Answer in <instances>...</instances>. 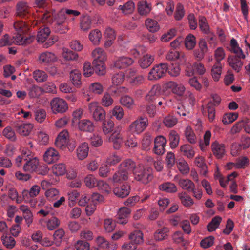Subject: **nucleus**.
<instances>
[{
  "instance_id": "f257e3e1",
  "label": "nucleus",
  "mask_w": 250,
  "mask_h": 250,
  "mask_svg": "<svg viewBox=\"0 0 250 250\" xmlns=\"http://www.w3.org/2000/svg\"><path fill=\"white\" fill-rule=\"evenodd\" d=\"M53 16L54 21L52 22L54 23V28L56 31L60 33H66L68 30L67 25H65V22L68 17L66 15L63 9L60 10L57 14L54 15L49 12L39 14L38 16V19L32 22V26L34 27L37 26L39 22L52 23V19L51 17Z\"/></svg>"
},
{
  "instance_id": "f03ea898",
  "label": "nucleus",
  "mask_w": 250,
  "mask_h": 250,
  "mask_svg": "<svg viewBox=\"0 0 250 250\" xmlns=\"http://www.w3.org/2000/svg\"><path fill=\"white\" fill-rule=\"evenodd\" d=\"M152 168L148 166L144 167L143 165H138L134 171L135 179L143 184H147L153 178Z\"/></svg>"
},
{
  "instance_id": "7ed1b4c3",
  "label": "nucleus",
  "mask_w": 250,
  "mask_h": 250,
  "mask_svg": "<svg viewBox=\"0 0 250 250\" xmlns=\"http://www.w3.org/2000/svg\"><path fill=\"white\" fill-rule=\"evenodd\" d=\"M51 112L54 114H63L68 110L66 101L60 97H55L50 102Z\"/></svg>"
},
{
  "instance_id": "20e7f679",
  "label": "nucleus",
  "mask_w": 250,
  "mask_h": 250,
  "mask_svg": "<svg viewBox=\"0 0 250 250\" xmlns=\"http://www.w3.org/2000/svg\"><path fill=\"white\" fill-rule=\"evenodd\" d=\"M148 124L146 118L139 117L129 125L128 131L132 134H139L145 130Z\"/></svg>"
},
{
  "instance_id": "39448f33",
  "label": "nucleus",
  "mask_w": 250,
  "mask_h": 250,
  "mask_svg": "<svg viewBox=\"0 0 250 250\" xmlns=\"http://www.w3.org/2000/svg\"><path fill=\"white\" fill-rule=\"evenodd\" d=\"M168 69L167 63H160L154 66L148 73V79L150 81L158 80L162 78Z\"/></svg>"
},
{
  "instance_id": "423d86ee",
  "label": "nucleus",
  "mask_w": 250,
  "mask_h": 250,
  "mask_svg": "<svg viewBox=\"0 0 250 250\" xmlns=\"http://www.w3.org/2000/svg\"><path fill=\"white\" fill-rule=\"evenodd\" d=\"M185 71L186 76L191 77L195 74L203 75L205 73L206 69L202 63L196 62L192 65H188Z\"/></svg>"
},
{
  "instance_id": "0eeeda50",
  "label": "nucleus",
  "mask_w": 250,
  "mask_h": 250,
  "mask_svg": "<svg viewBox=\"0 0 250 250\" xmlns=\"http://www.w3.org/2000/svg\"><path fill=\"white\" fill-rule=\"evenodd\" d=\"M166 89H170L172 92L179 96L184 95L186 88L182 84H178L174 81H169L165 84Z\"/></svg>"
},
{
  "instance_id": "6e6552de",
  "label": "nucleus",
  "mask_w": 250,
  "mask_h": 250,
  "mask_svg": "<svg viewBox=\"0 0 250 250\" xmlns=\"http://www.w3.org/2000/svg\"><path fill=\"white\" fill-rule=\"evenodd\" d=\"M69 134L66 130H63L58 134L55 142L56 147L63 149L68 143Z\"/></svg>"
},
{
  "instance_id": "1a4fd4ad",
  "label": "nucleus",
  "mask_w": 250,
  "mask_h": 250,
  "mask_svg": "<svg viewBox=\"0 0 250 250\" xmlns=\"http://www.w3.org/2000/svg\"><path fill=\"white\" fill-rule=\"evenodd\" d=\"M167 140L163 136H158L154 140V152L157 155H162L165 151Z\"/></svg>"
},
{
  "instance_id": "9d476101",
  "label": "nucleus",
  "mask_w": 250,
  "mask_h": 250,
  "mask_svg": "<svg viewBox=\"0 0 250 250\" xmlns=\"http://www.w3.org/2000/svg\"><path fill=\"white\" fill-rule=\"evenodd\" d=\"M31 13V7L27 2L20 1L16 5V15L21 17H26Z\"/></svg>"
},
{
  "instance_id": "9b49d317",
  "label": "nucleus",
  "mask_w": 250,
  "mask_h": 250,
  "mask_svg": "<svg viewBox=\"0 0 250 250\" xmlns=\"http://www.w3.org/2000/svg\"><path fill=\"white\" fill-rule=\"evenodd\" d=\"M134 60L129 57L121 56L118 58L114 62V66L120 69H125L133 64Z\"/></svg>"
},
{
  "instance_id": "f8f14e48",
  "label": "nucleus",
  "mask_w": 250,
  "mask_h": 250,
  "mask_svg": "<svg viewBox=\"0 0 250 250\" xmlns=\"http://www.w3.org/2000/svg\"><path fill=\"white\" fill-rule=\"evenodd\" d=\"M58 60L56 55L52 52L45 51L39 56V61L41 63L49 64L56 62Z\"/></svg>"
},
{
  "instance_id": "ddd939ff",
  "label": "nucleus",
  "mask_w": 250,
  "mask_h": 250,
  "mask_svg": "<svg viewBox=\"0 0 250 250\" xmlns=\"http://www.w3.org/2000/svg\"><path fill=\"white\" fill-rule=\"evenodd\" d=\"M137 12L142 16H147L152 9V4L146 0H140L137 5Z\"/></svg>"
},
{
  "instance_id": "4468645a",
  "label": "nucleus",
  "mask_w": 250,
  "mask_h": 250,
  "mask_svg": "<svg viewBox=\"0 0 250 250\" xmlns=\"http://www.w3.org/2000/svg\"><path fill=\"white\" fill-rule=\"evenodd\" d=\"M59 158L58 152L53 147L48 148L43 156V160L48 164L57 161Z\"/></svg>"
},
{
  "instance_id": "2eb2a0df",
  "label": "nucleus",
  "mask_w": 250,
  "mask_h": 250,
  "mask_svg": "<svg viewBox=\"0 0 250 250\" xmlns=\"http://www.w3.org/2000/svg\"><path fill=\"white\" fill-rule=\"evenodd\" d=\"M39 165V161L37 157H29L23 166V169L27 172L36 171Z\"/></svg>"
},
{
  "instance_id": "dca6fc26",
  "label": "nucleus",
  "mask_w": 250,
  "mask_h": 250,
  "mask_svg": "<svg viewBox=\"0 0 250 250\" xmlns=\"http://www.w3.org/2000/svg\"><path fill=\"white\" fill-rule=\"evenodd\" d=\"M33 127L31 123H21L16 125V130L21 135L27 136L30 134Z\"/></svg>"
},
{
  "instance_id": "f3484780",
  "label": "nucleus",
  "mask_w": 250,
  "mask_h": 250,
  "mask_svg": "<svg viewBox=\"0 0 250 250\" xmlns=\"http://www.w3.org/2000/svg\"><path fill=\"white\" fill-rule=\"evenodd\" d=\"M131 213V210L127 207H121L119 208L117 214V222L121 224H125L128 221V218Z\"/></svg>"
},
{
  "instance_id": "a211bd4d",
  "label": "nucleus",
  "mask_w": 250,
  "mask_h": 250,
  "mask_svg": "<svg viewBox=\"0 0 250 250\" xmlns=\"http://www.w3.org/2000/svg\"><path fill=\"white\" fill-rule=\"evenodd\" d=\"M78 128L82 131L92 132L94 130L95 126L92 121L84 119L78 122Z\"/></svg>"
},
{
  "instance_id": "6ab92c4d",
  "label": "nucleus",
  "mask_w": 250,
  "mask_h": 250,
  "mask_svg": "<svg viewBox=\"0 0 250 250\" xmlns=\"http://www.w3.org/2000/svg\"><path fill=\"white\" fill-rule=\"evenodd\" d=\"M91 56L93 59V62H105L107 59V55L104 50L100 47L95 48L91 52Z\"/></svg>"
},
{
  "instance_id": "aec40b11",
  "label": "nucleus",
  "mask_w": 250,
  "mask_h": 250,
  "mask_svg": "<svg viewBox=\"0 0 250 250\" xmlns=\"http://www.w3.org/2000/svg\"><path fill=\"white\" fill-rule=\"evenodd\" d=\"M119 169L121 171H124L125 173L129 174L132 172L134 173L135 169H136L135 163L131 159H126L123 161L119 167Z\"/></svg>"
},
{
  "instance_id": "412c9836",
  "label": "nucleus",
  "mask_w": 250,
  "mask_h": 250,
  "mask_svg": "<svg viewBox=\"0 0 250 250\" xmlns=\"http://www.w3.org/2000/svg\"><path fill=\"white\" fill-rule=\"evenodd\" d=\"M155 60V55L150 54L144 55L138 61L139 66L143 69L150 66Z\"/></svg>"
},
{
  "instance_id": "4be33fe9",
  "label": "nucleus",
  "mask_w": 250,
  "mask_h": 250,
  "mask_svg": "<svg viewBox=\"0 0 250 250\" xmlns=\"http://www.w3.org/2000/svg\"><path fill=\"white\" fill-rule=\"evenodd\" d=\"M89 152V146L87 143H83L80 144L76 149V154L79 160L85 159L88 156Z\"/></svg>"
},
{
  "instance_id": "5701e85b",
  "label": "nucleus",
  "mask_w": 250,
  "mask_h": 250,
  "mask_svg": "<svg viewBox=\"0 0 250 250\" xmlns=\"http://www.w3.org/2000/svg\"><path fill=\"white\" fill-rule=\"evenodd\" d=\"M211 149L213 154L219 159L222 158L225 153L224 145L217 141L212 143Z\"/></svg>"
},
{
  "instance_id": "b1692460",
  "label": "nucleus",
  "mask_w": 250,
  "mask_h": 250,
  "mask_svg": "<svg viewBox=\"0 0 250 250\" xmlns=\"http://www.w3.org/2000/svg\"><path fill=\"white\" fill-rule=\"evenodd\" d=\"M35 37L30 36L29 37L24 39L21 33H18L16 36L12 38L13 43L18 44L26 45L30 44L34 40Z\"/></svg>"
},
{
  "instance_id": "393cba45",
  "label": "nucleus",
  "mask_w": 250,
  "mask_h": 250,
  "mask_svg": "<svg viewBox=\"0 0 250 250\" xmlns=\"http://www.w3.org/2000/svg\"><path fill=\"white\" fill-rule=\"evenodd\" d=\"M169 232V229L168 227H164L157 229L154 233V238L156 241H161L166 240Z\"/></svg>"
},
{
  "instance_id": "a878e982",
  "label": "nucleus",
  "mask_w": 250,
  "mask_h": 250,
  "mask_svg": "<svg viewBox=\"0 0 250 250\" xmlns=\"http://www.w3.org/2000/svg\"><path fill=\"white\" fill-rule=\"evenodd\" d=\"M166 58L169 61H173L176 59L179 60L181 64L186 62V57L184 53L179 52L174 50L169 51L166 55Z\"/></svg>"
},
{
  "instance_id": "bb28decb",
  "label": "nucleus",
  "mask_w": 250,
  "mask_h": 250,
  "mask_svg": "<svg viewBox=\"0 0 250 250\" xmlns=\"http://www.w3.org/2000/svg\"><path fill=\"white\" fill-rule=\"evenodd\" d=\"M109 141L112 143L115 149H119L123 143V137L120 133L114 132L109 137Z\"/></svg>"
},
{
  "instance_id": "cd10ccee",
  "label": "nucleus",
  "mask_w": 250,
  "mask_h": 250,
  "mask_svg": "<svg viewBox=\"0 0 250 250\" xmlns=\"http://www.w3.org/2000/svg\"><path fill=\"white\" fill-rule=\"evenodd\" d=\"M178 196L182 204L185 207L190 208L194 204L193 199L186 192L179 193Z\"/></svg>"
},
{
  "instance_id": "c85d7f7f",
  "label": "nucleus",
  "mask_w": 250,
  "mask_h": 250,
  "mask_svg": "<svg viewBox=\"0 0 250 250\" xmlns=\"http://www.w3.org/2000/svg\"><path fill=\"white\" fill-rule=\"evenodd\" d=\"M227 62L229 65L237 72H239L243 65L242 62L236 57L229 56L228 57Z\"/></svg>"
},
{
  "instance_id": "c756f323",
  "label": "nucleus",
  "mask_w": 250,
  "mask_h": 250,
  "mask_svg": "<svg viewBox=\"0 0 250 250\" xmlns=\"http://www.w3.org/2000/svg\"><path fill=\"white\" fill-rule=\"evenodd\" d=\"M88 38L93 45H98L102 39V33L98 29L92 30L89 33Z\"/></svg>"
},
{
  "instance_id": "7c9ffc66",
  "label": "nucleus",
  "mask_w": 250,
  "mask_h": 250,
  "mask_svg": "<svg viewBox=\"0 0 250 250\" xmlns=\"http://www.w3.org/2000/svg\"><path fill=\"white\" fill-rule=\"evenodd\" d=\"M70 78L73 84L77 87H80L82 84L81 73L77 69L72 70L70 73Z\"/></svg>"
},
{
  "instance_id": "2f4dec72",
  "label": "nucleus",
  "mask_w": 250,
  "mask_h": 250,
  "mask_svg": "<svg viewBox=\"0 0 250 250\" xmlns=\"http://www.w3.org/2000/svg\"><path fill=\"white\" fill-rule=\"evenodd\" d=\"M130 187L127 184L122 185L120 188L114 189V194L119 197L124 198L129 195L130 193Z\"/></svg>"
},
{
  "instance_id": "473e14b6",
  "label": "nucleus",
  "mask_w": 250,
  "mask_h": 250,
  "mask_svg": "<svg viewBox=\"0 0 250 250\" xmlns=\"http://www.w3.org/2000/svg\"><path fill=\"white\" fill-rule=\"evenodd\" d=\"M160 90L158 85H153L146 96V100L148 102H153L160 95Z\"/></svg>"
},
{
  "instance_id": "72a5a7b5",
  "label": "nucleus",
  "mask_w": 250,
  "mask_h": 250,
  "mask_svg": "<svg viewBox=\"0 0 250 250\" xmlns=\"http://www.w3.org/2000/svg\"><path fill=\"white\" fill-rule=\"evenodd\" d=\"M50 30L47 27L41 28L37 35V41L39 43L44 42L48 37Z\"/></svg>"
},
{
  "instance_id": "f704fd0d",
  "label": "nucleus",
  "mask_w": 250,
  "mask_h": 250,
  "mask_svg": "<svg viewBox=\"0 0 250 250\" xmlns=\"http://www.w3.org/2000/svg\"><path fill=\"white\" fill-rule=\"evenodd\" d=\"M135 9V4L132 1H128L123 5H120L118 9L121 10L122 12L125 14H130L133 13Z\"/></svg>"
},
{
  "instance_id": "c9c22d12",
  "label": "nucleus",
  "mask_w": 250,
  "mask_h": 250,
  "mask_svg": "<svg viewBox=\"0 0 250 250\" xmlns=\"http://www.w3.org/2000/svg\"><path fill=\"white\" fill-rule=\"evenodd\" d=\"M145 25L146 28L150 32H156L160 29V26L158 22L151 18H147L145 20Z\"/></svg>"
},
{
  "instance_id": "e433bc0d",
  "label": "nucleus",
  "mask_w": 250,
  "mask_h": 250,
  "mask_svg": "<svg viewBox=\"0 0 250 250\" xmlns=\"http://www.w3.org/2000/svg\"><path fill=\"white\" fill-rule=\"evenodd\" d=\"M62 55L67 61H74L78 59L79 55L67 48L63 47L62 49Z\"/></svg>"
},
{
  "instance_id": "4c0bfd02",
  "label": "nucleus",
  "mask_w": 250,
  "mask_h": 250,
  "mask_svg": "<svg viewBox=\"0 0 250 250\" xmlns=\"http://www.w3.org/2000/svg\"><path fill=\"white\" fill-rule=\"evenodd\" d=\"M53 173L56 176L64 175L66 172V167L63 163H58L54 164L51 167Z\"/></svg>"
},
{
  "instance_id": "58836bf2",
  "label": "nucleus",
  "mask_w": 250,
  "mask_h": 250,
  "mask_svg": "<svg viewBox=\"0 0 250 250\" xmlns=\"http://www.w3.org/2000/svg\"><path fill=\"white\" fill-rule=\"evenodd\" d=\"M128 178L127 173L119 169V170L113 175L112 180L114 183H121L123 181L127 180Z\"/></svg>"
},
{
  "instance_id": "ea45409f",
  "label": "nucleus",
  "mask_w": 250,
  "mask_h": 250,
  "mask_svg": "<svg viewBox=\"0 0 250 250\" xmlns=\"http://www.w3.org/2000/svg\"><path fill=\"white\" fill-rule=\"evenodd\" d=\"M160 190L167 193H175L177 190V188L174 183L169 182L164 183L159 186Z\"/></svg>"
},
{
  "instance_id": "a19ab883",
  "label": "nucleus",
  "mask_w": 250,
  "mask_h": 250,
  "mask_svg": "<svg viewBox=\"0 0 250 250\" xmlns=\"http://www.w3.org/2000/svg\"><path fill=\"white\" fill-rule=\"evenodd\" d=\"M180 151L184 156L190 159L192 158L195 155V151L193 147L189 144L181 146Z\"/></svg>"
},
{
  "instance_id": "79ce46f5",
  "label": "nucleus",
  "mask_w": 250,
  "mask_h": 250,
  "mask_svg": "<svg viewBox=\"0 0 250 250\" xmlns=\"http://www.w3.org/2000/svg\"><path fill=\"white\" fill-rule=\"evenodd\" d=\"M178 184L183 189L188 191H190L192 189L195 187L194 183L188 179H179Z\"/></svg>"
},
{
  "instance_id": "37998d69",
  "label": "nucleus",
  "mask_w": 250,
  "mask_h": 250,
  "mask_svg": "<svg viewBox=\"0 0 250 250\" xmlns=\"http://www.w3.org/2000/svg\"><path fill=\"white\" fill-rule=\"evenodd\" d=\"M129 239L136 245L142 244L144 242L143 234L140 230H135L129 235Z\"/></svg>"
},
{
  "instance_id": "c03bdc74",
  "label": "nucleus",
  "mask_w": 250,
  "mask_h": 250,
  "mask_svg": "<svg viewBox=\"0 0 250 250\" xmlns=\"http://www.w3.org/2000/svg\"><path fill=\"white\" fill-rule=\"evenodd\" d=\"M91 26V20L89 16L83 15L80 20V28L83 31L89 30Z\"/></svg>"
},
{
  "instance_id": "a18cd8bd",
  "label": "nucleus",
  "mask_w": 250,
  "mask_h": 250,
  "mask_svg": "<svg viewBox=\"0 0 250 250\" xmlns=\"http://www.w3.org/2000/svg\"><path fill=\"white\" fill-rule=\"evenodd\" d=\"M34 79L39 83H42L47 80L48 78L47 74L43 70L37 69L33 73Z\"/></svg>"
},
{
  "instance_id": "49530a36",
  "label": "nucleus",
  "mask_w": 250,
  "mask_h": 250,
  "mask_svg": "<svg viewBox=\"0 0 250 250\" xmlns=\"http://www.w3.org/2000/svg\"><path fill=\"white\" fill-rule=\"evenodd\" d=\"M169 140L171 148H175L178 146L180 138L176 131L173 130L170 131L169 134Z\"/></svg>"
},
{
  "instance_id": "de8ad7c7",
  "label": "nucleus",
  "mask_w": 250,
  "mask_h": 250,
  "mask_svg": "<svg viewBox=\"0 0 250 250\" xmlns=\"http://www.w3.org/2000/svg\"><path fill=\"white\" fill-rule=\"evenodd\" d=\"M14 27L18 33H26L29 30V27L24 22L17 21L14 23Z\"/></svg>"
},
{
  "instance_id": "09e8293b",
  "label": "nucleus",
  "mask_w": 250,
  "mask_h": 250,
  "mask_svg": "<svg viewBox=\"0 0 250 250\" xmlns=\"http://www.w3.org/2000/svg\"><path fill=\"white\" fill-rule=\"evenodd\" d=\"M222 72L221 63L216 62L211 69V75L215 81H218L220 77Z\"/></svg>"
},
{
  "instance_id": "8fccbe9b",
  "label": "nucleus",
  "mask_w": 250,
  "mask_h": 250,
  "mask_svg": "<svg viewBox=\"0 0 250 250\" xmlns=\"http://www.w3.org/2000/svg\"><path fill=\"white\" fill-rule=\"evenodd\" d=\"M195 163L201 169V173L205 175L207 173V166L205 163L204 158L202 156H197L195 158Z\"/></svg>"
},
{
  "instance_id": "3c124183",
  "label": "nucleus",
  "mask_w": 250,
  "mask_h": 250,
  "mask_svg": "<svg viewBox=\"0 0 250 250\" xmlns=\"http://www.w3.org/2000/svg\"><path fill=\"white\" fill-rule=\"evenodd\" d=\"M196 44L195 37L191 34H189L185 38V45L188 50L193 49Z\"/></svg>"
},
{
  "instance_id": "603ef678",
  "label": "nucleus",
  "mask_w": 250,
  "mask_h": 250,
  "mask_svg": "<svg viewBox=\"0 0 250 250\" xmlns=\"http://www.w3.org/2000/svg\"><path fill=\"white\" fill-rule=\"evenodd\" d=\"M129 131L124 132V136H126V140L125 141V145L129 147H135L137 146L136 138L133 135H129Z\"/></svg>"
},
{
  "instance_id": "864d4df0",
  "label": "nucleus",
  "mask_w": 250,
  "mask_h": 250,
  "mask_svg": "<svg viewBox=\"0 0 250 250\" xmlns=\"http://www.w3.org/2000/svg\"><path fill=\"white\" fill-rule=\"evenodd\" d=\"M1 240L3 245L9 249H12L16 244L15 240L12 237L6 235H3L1 236Z\"/></svg>"
},
{
  "instance_id": "5fc2aeb1",
  "label": "nucleus",
  "mask_w": 250,
  "mask_h": 250,
  "mask_svg": "<svg viewBox=\"0 0 250 250\" xmlns=\"http://www.w3.org/2000/svg\"><path fill=\"white\" fill-rule=\"evenodd\" d=\"M178 170L182 174H187L190 171V168L188 163L184 160H179L177 163Z\"/></svg>"
},
{
  "instance_id": "6e6d98bb",
  "label": "nucleus",
  "mask_w": 250,
  "mask_h": 250,
  "mask_svg": "<svg viewBox=\"0 0 250 250\" xmlns=\"http://www.w3.org/2000/svg\"><path fill=\"white\" fill-rule=\"evenodd\" d=\"M114 126V122L110 120L104 121L102 125V129L103 133L104 134H107L111 132Z\"/></svg>"
},
{
  "instance_id": "4d7b16f0",
  "label": "nucleus",
  "mask_w": 250,
  "mask_h": 250,
  "mask_svg": "<svg viewBox=\"0 0 250 250\" xmlns=\"http://www.w3.org/2000/svg\"><path fill=\"white\" fill-rule=\"evenodd\" d=\"M185 135L187 140L191 144H195L196 142V135L192 128L188 126L185 130Z\"/></svg>"
},
{
  "instance_id": "13d9d810",
  "label": "nucleus",
  "mask_w": 250,
  "mask_h": 250,
  "mask_svg": "<svg viewBox=\"0 0 250 250\" xmlns=\"http://www.w3.org/2000/svg\"><path fill=\"white\" fill-rule=\"evenodd\" d=\"M222 220L221 217L216 216L213 217L211 222L208 225L207 229L208 231L212 232L216 230L219 227Z\"/></svg>"
},
{
  "instance_id": "bf43d9fd",
  "label": "nucleus",
  "mask_w": 250,
  "mask_h": 250,
  "mask_svg": "<svg viewBox=\"0 0 250 250\" xmlns=\"http://www.w3.org/2000/svg\"><path fill=\"white\" fill-rule=\"evenodd\" d=\"M47 229L49 230H53L57 228L60 224L59 219L56 217H52L45 222Z\"/></svg>"
},
{
  "instance_id": "052dcab7",
  "label": "nucleus",
  "mask_w": 250,
  "mask_h": 250,
  "mask_svg": "<svg viewBox=\"0 0 250 250\" xmlns=\"http://www.w3.org/2000/svg\"><path fill=\"white\" fill-rule=\"evenodd\" d=\"M35 119L39 123H43L46 117V111L42 108H37L35 110Z\"/></svg>"
},
{
  "instance_id": "680f3d73",
  "label": "nucleus",
  "mask_w": 250,
  "mask_h": 250,
  "mask_svg": "<svg viewBox=\"0 0 250 250\" xmlns=\"http://www.w3.org/2000/svg\"><path fill=\"white\" fill-rule=\"evenodd\" d=\"M122 160V157L116 153L110 154L107 158L106 163L108 165L114 166L119 163Z\"/></svg>"
},
{
  "instance_id": "e2e57ef3",
  "label": "nucleus",
  "mask_w": 250,
  "mask_h": 250,
  "mask_svg": "<svg viewBox=\"0 0 250 250\" xmlns=\"http://www.w3.org/2000/svg\"><path fill=\"white\" fill-rule=\"evenodd\" d=\"M199 25L200 29L205 34H208L210 32L209 25L205 17L202 16L199 17Z\"/></svg>"
},
{
  "instance_id": "0e129e2a",
  "label": "nucleus",
  "mask_w": 250,
  "mask_h": 250,
  "mask_svg": "<svg viewBox=\"0 0 250 250\" xmlns=\"http://www.w3.org/2000/svg\"><path fill=\"white\" fill-rule=\"evenodd\" d=\"M93 69L96 73L99 75H103L105 73V65L104 62H93Z\"/></svg>"
},
{
  "instance_id": "69168bd1",
  "label": "nucleus",
  "mask_w": 250,
  "mask_h": 250,
  "mask_svg": "<svg viewBox=\"0 0 250 250\" xmlns=\"http://www.w3.org/2000/svg\"><path fill=\"white\" fill-rule=\"evenodd\" d=\"M110 113L112 116L115 117L117 120H121L124 117V112L123 109L120 106H115L111 110Z\"/></svg>"
},
{
  "instance_id": "338daca9",
  "label": "nucleus",
  "mask_w": 250,
  "mask_h": 250,
  "mask_svg": "<svg viewBox=\"0 0 250 250\" xmlns=\"http://www.w3.org/2000/svg\"><path fill=\"white\" fill-rule=\"evenodd\" d=\"M96 178L92 174L87 175L84 179V182L85 186L89 188H91L97 186V182Z\"/></svg>"
},
{
  "instance_id": "774afa93",
  "label": "nucleus",
  "mask_w": 250,
  "mask_h": 250,
  "mask_svg": "<svg viewBox=\"0 0 250 250\" xmlns=\"http://www.w3.org/2000/svg\"><path fill=\"white\" fill-rule=\"evenodd\" d=\"M238 117L237 113H229L225 114L223 117L222 122L224 124H229L235 121Z\"/></svg>"
}]
</instances>
